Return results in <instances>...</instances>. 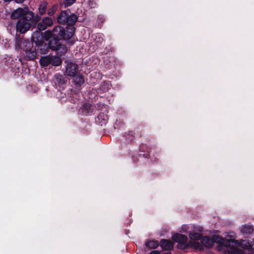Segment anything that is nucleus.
<instances>
[{
  "mask_svg": "<svg viewBox=\"0 0 254 254\" xmlns=\"http://www.w3.org/2000/svg\"><path fill=\"white\" fill-rule=\"evenodd\" d=\"M202 237V235L201 234L196 232H191L189 233V238L190 239L194 241L200 240Z\"/></svg>",
  "mask_w": 254,
  "mask_h": 254,
  "instance_id": "obj_22",
  "label": "nucleus"
},
{
  "mask_svg": "<svg viewBox=\"0 0 254 254\" xmlns=\"http://www.w3.org/2000/svg\"><path fill=\"white\" fill-rule=\"evenodd\" d=\"M93 1V0H89V2L90 3L91 2H92Z\"/></svg>",
  "mask_w": 254,
  "mask_h": 254,
  "instance_id": "obj_33",
  "label": "nucleus"
},
{
  "mask_svg": "<svg viewBox=\"0 0 254 254\" xmlns=\"http://www.w3.org/2000/svg\"><path fill=\"white\" fill-rule=\"evenodd\" d=\"M41 17L38 14L34 16L32 11L25 13V17L19 18L16 23V31L21 34L26 32L31 27L32 25L40 20Z\"/></svg>",
  "mask_w": 254,
  "mask_h": 254,
  "instance_id": "obj_3",
  "label": "nucleus"
},
{
  "mask_svg": "<svg viewBox=\"0 0 254 254\" xmlns=\"http://www.w3.org/2000/svg\"><path fill=\"white\" fill-rule=\"evenodd\" d=\"M62 60L58 56H46L42 57L40 59V63L43 66H47L49 65L53 66H59L61 64Z\"/></svg>",
  "mask_w": 254,
  "mask_h": 254,
  "instance_id": "obj_4",
  "label": "nucleus"
},
{
  "mask_svg": "<svg viewBox=\"0 0 254 254\" xmlns=\"http://www.w3.org/2000/svg\"><path fill=\"white\" fill-rule=\"evenodd\" d=\"M149 254H171V253L169 252L161 253L158 251L153 250L151 251Z\"/></svg>",
  "mask_w": 254,
  "mask_h": 254,
  "instance_id": "obj_28",
  "label": "nucleus"
},
{
  "mask_svg": "<svg viewBox=\"0 0 254 254\" xmlns=\"http://www.w3.org/2000/svg\"><path fill=\"white\" fill-rule=\"evenodd\" d=\"M159 245L160 243L158 241L156 240L148 241L145 243L146 247H148L150 249H155L157 248Z\"/></svg>",
  "mask_w": 254,
  "mask_h": 254,
  "instance_id": "obj_21",
  "label": "nucleus"
},
{
  "mask_svg": "<svg viewBox=\"0 0 254 254\" xmlns=\"http://www.w3.org/2000/svg\"><path fill=\"white\" fill-rule=\"evenodd\" d=\"M53 81L57 88L59 87L60 88L64 89L67 80L64 75L57 73L53 77Z\"/></svg>",
  "mask_w": 254,
  "mask_h": 254,
  "instance_id": "obj_7",
  "label": "nucleus"
},
{
  "mask_svg": "<svg viewBox=\"0 0 254 254\" xmlns=\"http://www.w3.org/2000/svg\"><path fill=\"white\" fill-rule=\"evenodd\" d=\"M195 244H196L197 245H199V243H196Z\"/></svg>",
  "mask_w": 254,
  "mask_h": 254,
  "instance_id": "obj_34",
  "label": "nucleus"
},
{
  "mask_svg": "<svg viewBox=\"0 0 254 254\" xmlns=\"http://www.w3.org/2000/svg\"><path fill=\"white\" fill-rule=\"evenodd\" d=\"M65 18L67 19V22L64 23L66 25L65 27L58 25L52 30H46L44 32H35L33 35V40L35 44V49L32 47V43H25V46L32 49L31 51L33 56L36 54V49L37 52L41 53H48L49 50L60 51L64 53L67 51V47L64 42L66 41L71 45L74 43L75 41L71 38L75 33V28L73 26L78 17L70 11Z\"/></svg>",
  "mask_w": 254,
  "mask_h": 254,
  "instance_id": "obj_1",
  "label": "nucleus"
},
{
  "mask_svg": "<svg viewBox=\"0 0 254 254\" xmlns=\"http://www.w3.org/2000/svg\"><path fill=\"white\" fill-rule=\"evenodd\" d=\"M73 78V82L77 87L81 86L85 82L83 75L80 73H77L75 76H72Z\"/></svg>",
  "mask_w": 254,
  "mask_h": 254,
  "instance_id": "obj_13",
  "label": "nucleus"
},
{
  "mask_svg": "<svg viewBox=\"0 0 254 254\" xmlns=\"http://www.w3.org/2000/svg\"><path fill=\"white\" fill-rule=\"evenodd\" d=\"M215 242H216L215 237L211 238L208 236H204L201 239V243L206 248H211L214 246Z\"/></svg>",
  "mask_w": 254,
  "mask_h": 254,
  "instance_id": "obj_10",
  "label": "nucleus"
},
{
  "mask_svg": "<svg viewBox=\"0 0 254 254\" xmlns=\"http://www.w3.org/2000/svg\"><path fill=\"white\" fill-rule=\"evenodd\" d=\"M125 126V123L121 120H117L116 123L114 124L115 129H120L123 128Z\"/></svg>",
  "mask_w": 254,
  "mask_h": 254,
  "instance_id": "obj_23",
  "label": "nucleus"
},
{
  "mask_svg": "<svg viewBox=\"0 0 254 254\" xmlns=\"http://www.w3.org/2000/svg\"><path fill=\"white\" fill-rule=\"evenodd\" d=\"M254 231V227L250 224H246L242 225L241 229V232L244 234L250 235L252 234Z\"/></svg>",
  "mask_w": 254,
  "mask_h": 254,
  "instance_id": "obj_14",
  "label": "nucleus"
},
{
  "mask_svg": "<svg viewBox=\"0 0 254 254\" xmlns=\"http://www.w3.org/2000/svg\"><path fill=\"white\" fill-rule=\"evenodd\" d=\"M240 246L244 250H247L250 252H253V246L248 241H242L240 244Z\"/></svg>",
  "mask_w": 254,
  "mask_h": 254,
  "instance_id": "obj_20",
  "label": "nucleus"
},
{
  "mask_svg": "<svg viewBox=\"0 0 254 254\" xmlns=\"http://www.w3.org/2000/svg\"><path fill=\"white\" fill-rule=\"evenodd\" d=\"M94 111L93 106L89 103H84L83 104L79 109L80 114L84 116L91 115Z\"/></svg>",
  "mask_w": 254,
  "mask_h": 254,
  "instance_id": "obj_9",
  "label": "nucleus"
},
{
  "mask_svg": "<svg viewBox=\"0 0 254 254\" xmlns=\"http://www.w3.org/2000/svg\"><path fill=\"white\" fill-rule=\"evenodd\" d=\"M233 254H243V251L234 247L232 253Z\"/></svg>",
  "mask_w": 254,
  "mask_h": 254,
  "instance_id": "obj_26",
  "label": "nucleus"
},
{
  "mask_svg": "<svg viewBox=\"0 0 254 254\" xmlns=\"http://www.w3.org/2000/svg\"><path fill=\"white\" fill-rule=\"evenodd\" d=\"M25 0H15V1L17 3H22Z\"/></svg>",
  "mask_w": 254,
  "mask_h": 254,
  "instance_id": "obj_31",
  "label": "nucleus"
},
{
  "mask_svg": "<svg viewBox=\"0 0 254 254\" xmlns=\"http://www.w3.org/2000/svg\"><path fill=\"white\" fill-rule=\"evenodd\" d=\"M145 148H147V146H146V145L142 144V145H140V146H139V150H140V152L143 151V150H144Z\"/></svg>",
  "mask_w": 254,
  "mask_h": 254,
  "instance_id": "obj_29",
  "label": "nucleus"
},
{
  "mask_svg": "<svg viewBox=\"0 0 254 254\" xmlns=\"http://www.w3.org/2000/svg\"><path fill=\"white\" fill-rule=\"evenodd\" d=\"M68 13H70V10L69 9L65 10H61L57 17L58 22L60 24H64V23L67 22V19L65 18Z\"/></svg>",
  "mask_w": 254,
  "mask_h": 254,
  "instance_id": "obj_11",
  "label": "nucleus"
},
{
  "mask_svg": "<svg viewBox=\"0 0 254 254\" xmlns=\"http://www.w3.org/2000/svg\"><path fill=\"white\" fill-rule=\"evenodd\" d=\"M173 240L178 243V248L181 250H186L190 247V245L187 243L188 237L182 234H176L172 236Z\"/></svg>",
  "mask_w": 254,
  "mask_h": 254,
  "instance_id": "obj_5",
  "label": "nucleus"
},
{
  "mask_svg": "<svg viewBox=\"0 0 254 254\" xmlns=\"http://www.w3.org/2000/svg\"><path fill=\"white\" fill-rule=\"evenodd\" d=\"M48 5V3L46 1H43L40 3L38 7L39 13L40 15H42L46 13L47 10Z\"/></svg>",
  "mask_w": 254,
  "mask_h": 254,
  "instance_id": "obj_18",
  "label": "nucleus"
},
{
  "mask_svg": "<svg viewBox=\"0 0 254 254\" xmlns=\"http://www.w3.org/2000/svg\"><path fill=\"white\" fill-rule=\"evenodd\" d=\"M161 248L165 250H171L173 248L174 244L169 240L162 239L160 243Z\"/></svg>",
  "mask_w": 254,
  "mask_h": 254,
  "instance_id": "obj_12",
  "label": "nucleus"
},
{
  "mask_svg": "<svg viewBox=\"0 0 254 254\" xmlns=\"http://www.w3.org/2000/svg\"><path fill=\"white\" fill-rule=\"evenodd\" d=\"M42 23L47 27L51 26L53 24V21L51 17H45L42 19Z\"/></svg>",
  "mask_w": 254,
  "mask_h": 254,
  "instance_id": "obj_24",
  "label": "nucleus"
},
{
  "mask_svg": "<svg viewBox=\"0 0 254 254\" xmlns=\"http://www.w3.org/2000/svg\"><path fill=\"white\" fill-rule=\"evenodd\" d=\"M79 71L78 65L74 62H69L66 66L65 72L66 74L70 77L75 76Z\"/></svg>",
  "mask_w": 254,
  "mask_h": 254,
  "instance_id": "obj_6",
  "label": "nucleus"
},
{
  "mask_svg": "<svg viewBox=\"0 0 254 254\" xmlns=\"http://www.w3.org/2000/svg\"><path fill=\"white\" fill-rule=\"evenodd\" d=\"M76 0H63V2L61 6H63L64 7H66L72 5Z\"/></svg>",
  "mask_w": 254,
  "mask_h": 254,
  "instance_id": "obj_25",
  "label": "nucleus"
},
{
  "mask_svg": "<svg viewBox=\"0 0 254 254\" xmlns=\"http://www.w3.org/2000/svg\"><path fill=\"white\" fill-rule=\"evenodd\" d=\"M29 8L27 7L24 8L19 7L14 10L11 14V19H15L17 18H20L21 17H25V13L28 12H30Z\"/></svg>",
  "mask_w": 254,
  "mask_h": 254,
  "instance_id": "obj_8",
  "label": "nucleus"
},
{
  "mask_svg": "<svg viewBox=\"0 0 254 254\" xmlns=\"http://www.w3.org/2000/svg\"><path fill=\"white\" fill-rule=\"evenodd\" d=\"M139 155H142L145 158H148L149 156V154L148 153V151H147L146 153H144L143 154H140Z\"/></svg>",
  "mask_w": 254,
  "mask_h": 254,
  "instance_id": "obj_30",
  "label": "nucleus"
},
{
  "mask_svg": "<svg viewBox=\"0 0 254 254\" xmlns=\"http://www.w3.org/2000/svg\"><path fill=\"white\" fill-rule=\"evenodd\" d=\"M108 120V116L104 113H100L96 119V122H98L101 126L106 125Z\"/></svg>",
  "mask_w": 254,
  "mask_h": 254,
  "instance_id": "obj_15",
  "label": "nucleus"
},
{
  "mask_svg": "<svg viewBox=\"0 0 254 254\" xmlns=\"http://www.w3.org/2000/svg\"><path fill=\"white\" fill-rule=\"evenodd\" d=\"M197 231H198L199 232H202V230H203V228L202 227H198V229H197Z\"/></svg>",
  "mask_w": 254,
  "mask_h": 254,
  "instance_id": "obj_32",
  "label": "nucleus"
},
{
  "mask_svg": "<svg viewBox=\"0 0 254 254\" xmlns=\"http://www.w3.org/2000/svg\"><path fill=\"white\" fill-rule=\"evenodd\" d=\"M105 21V18L103 15H99L98 16L97 21L99 24H102Z\"/></svg>",
  "mask_w": 254,
  "mask_h": 254,
  "instance_id": "obj_27",
  "label": "nucleus"
},
{
  "mask_svg": "<svg viewBox=\"0 0 254 254\" xmlns=\"http://www.w3.org/2000/svg\"><path fill=\"white\" fill-rule=\"evenodd\" d=\"M135 132L134 131H128L124 133L123 136L125 137L126 143H130L134 138Z\"/></svg>",
  "mask_w": 254,
  "mask_h": 254,
  "instance_id": "obj_16",
  "label": "nucleus"
},
{
  "mask_svg": "<svg viewBox=\"0 0 254 254\" xmlns=\"http://www.w3.org/2000/svg\"><path fill=\"white\" fill-rule=\"evenodd\" d=\"M48 27L45 25V24L42 23V21L41 22H40L37 24V28L38 30H36L33 32V33L32 34L31 37V40L29 41L28 40L26 39H22L20 40V38H18L17 37L16 38V46L18 47L19 48L22 49L23 51L25 52L26 53L27 56L28 58L31 59H34L36 58L37 56H39V55L42 54H46L47 53H41L40 52H37V50H36V54L34 56H32V53L31 51H32V49L31 50V48H28L27 47H26V44L25 43L27 42H31L32 43V47L34 49L35 47V44L34 43V41L33 40V35H34V33L36 32H42V31L45 30Z\"/></svg>",
  "mask_w": 254,
  "mask_h": 254,
  "instance_id": "obj_2",
  "label": "nucleus"
},
{
  "mask_svg": "<svg viewBox=\"0 0 254 254\" xmlns=\"http://www.w3.org/2000/svg\"><path fill=\"white\" fill-rule=\"evenodd\" d=\"M95 44L98 48H100L103 45L104 42V39L102 35L100 33L95 34L94 36Z\"/></svg>",
  "mask_w": 254,
  "mask_h": 254,
  "instance_id": "obj_17",
  "label": "nucleus"
},
{
  "mask_svg": "<svg viewBox=\"0 0 254 254\" xmlns=\"http://www.w3.org/2000/svg\"><path fill=\"white\" fill-rule=\"evenodd\" d=\"M61 6L59 4H54L52 6L48 9V14L49 16H53L57 12L60 10Z\"/></svg>",
  "mask_w": 254,
  "mask_h": 254,
  "instance_id": "obj_19",
  "label": "nucleus"
}]
</instances>
